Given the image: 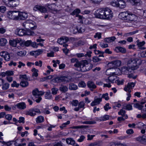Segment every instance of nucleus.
I'll return each mask as SVG.
<instances>
[{
	"label": "nucleus",
	"mask_w": 146,
	"mask_h": 146,
	"mask_svg": "<svg viewBox=\"0 0 146 146\" xmlns=\"http://www.w3.org/2000/svg\"><path fill=\"white\" fill-rule=\"evenodd\" d=\"M66 142L67 144L72 145H74L75 143L74 141L72 138L67 139L66 140Z\"/></svg>",
	"instance_id": "nucleus-41"
},
{
	"label": "nucleus",
	"mask_w": 146,
	"mask_h": 146,
	"mask_svg": "<svg viewBox=\"0 0 146 146\" xmlns=\"http://www.w3.org/2000/svg\"><path fill=\"white\" fill-rule=\"evenodd\" d=\"M6 143L7 146H16L17 145V142L15 141H10Z\"/></svg>",
	"instance_id": "nucleus-43"
},
{
	"label": "nucleus",
	"mask_w": 146,
	"mask_h": 146,
	"mask_svg": "<svg viewBox=\"0 0 146 146\" xmlns=\"http://www.w3.org/2000/svg\"><path fill=\"white\" fill-rule=\"evenodd\" d=\"M32 71L33 72L32 74L33 76H35L37 77L38 76V70L36 69L35 68H33L32 70Z\"/></svg>",
	"instance_id": "nucleus-42"
},
{
	"label": "nucleus",
	"mask_w": 146,
	"mask_h": 146,
	"mask_svg": "<svg viewBox=\"0 0 146 146\" xmlns=\"http://www.w3.org/2000/svg\"><path fill=\"white\" fill-rule=\"evenodd\" d=\"M104 19H110L113 16L111 11L108 8H104Z\"/></svg>",
	"instance_id": "nucleus-7"
},
{
	"label": "nucleus",
	"mask_w": 146,
	"mask_h": 146,
	"mask_svg": "<svg viewBox=\"0 0 146 146\" xmlns=\"http://www.w3.org/2000/svg\"><path fill=\"white\" fill-rule=\"evenodd\" d=\"M36 28V24L35 22L32 21V22H31V23L30 25L29 29H31L32 30L35 29Z\"/></svg>",
	"instance_id": "nucleus-47"
},
{
	"label": "nucleus",
	"mask_w": 146,
	"mask_h": 146,
	"mask_svg": "<svg viewBox=\"0 0 146 146\" xmlns=\"http://www.w3.org/2000/svg\"><path fill=\"white\" fill-rule=\"evenodd\" d=\"M115 50L117 52H120L123 53H125L126 52V50L125 48L120 46L116 47Z\"/></svg>",
	"instance_id": "nucleus-24"
},
{
	"label": "nucleus",
	"mask_w": 146,
	"mask_h": 146,
	"mask_svg": "<svg viewBox=\"0 0 146 146\" xmlns=\"http://www.w3.org/2000/svg\"><path fill=\"white\" fill-rule=\"evenodd\" d=\"M16 106L19 109L23 110L26 108V104L24 102L19 103L17 104Z\"/></svg>",
	"instance_id": "nucleus-18"
},
{
	"label": "nucleus",
	"mask_w": 146,
	"mask_h": 146,
	"mask_svg": "<svg viewBox=\"0 0 146 146\" xmlns=\"http://www.w3.org/2000/svg\"><path fill=\"white\" fill-rule=\"evenodd\" d=\"M108 94L107 93L105 94H99L98 96L99 97L102 98H102H104L106 100H108L109 99V98L108 96Z\"/></svg>",
	"instance_id": "nucleus-32"
},
{
	"label": "nucleus",
	"mask_w": 146,
	"mask_h": 146,
	"mask_svg": "<svg viewBox=\"0 0 146 146\" xmlns=\"http://www.w3.org/2000/svg\"><path fill=\"white\" fill-rule=\"evenodd\" d=\"M93 66L92 64L88 63L86 60L82 61L80 63H78L75 65V66L77 67V70L82 72L89 70L92 68Z\"/></svg>",
	"instance_id": "nucleus-1"
},
{
	"label": "nucleus",
	"mask_w": 146,
	"mask_h": 146,
	"mask_svg": "<svg viewBox=\"0 0 146 146\" xmlns=\"http://www.w3.org/2000/svg\"><path fill=\"white\" fill-rule=\"evenodd\" d=\"M94 15L97 18L104 19V8L97 10L95 12Z\"/></svg>",
	"instance_id": "nucleus-6"
},
{
	"label": "nucleus",
	"mask_w": 146,
	"mask_h": 146,
	"mask_svg": "<svg viewBox=\"0 0 146 146\" xmlns=\"http://www.w3.org/2000/svg\"><path fill=\"white\" fill-rule=\"evenodd\" d=\"M70 121H68L62 124L60 126V129H62L64 128L66 126L70 123Z\"/></svg>",
	"instance_id": "nucleus-52"
},
{
	"label": "nucleus",
	"mask_w": 146,
	"mask_h": 146,
	"mask_svg": "<svg viewBox=\"0 0 146 146\" xmlns=\"http://www.w3.org/2000/svg\"><path fill=\"white\" fill-rule=\"evenodd\" d=\"M19 78L21 80H28L26 74L21 75L19 76Z\"/></svg>",
	"instance_id": "nucleus-61"
},
{
	"label": "nucleus",
	"mask_w": 146,
	"mask_h": 146,
	"mask_svg": "<svg viewBox=\"0 0 146 146\" xmlns=\"http://www.w3.org/2000/svg\"><path fill=\"white\" fill-rule=\"evenodd\" d=\"M68 88L70 90H75L78 89V86L76 85L73 83H70L69 84Z\"/></svg>",
	"instance_id": "nucleus-31"
},
{
	"label": "nucleus",
	"mask_w": 146,
	"mask_h": 146,
	"mask_svg": "<svg viewBox=\"0 0 146 146\" xmlns=\"http://www.w3.org/2000/svg\"><path fill=\"white\" fill-rule=\"evenodd\" d=\"M18 16L19 11H9L7 15L9 18L15 20H17Z\"/></svg>",
	"instance_id": "nucleus-5"
},
{
	"label": "nucleus",
	"mask_w": 146,
	"mask_h": 146,
	"mask_svg": "<svg viewBox=\"0 0 146 146\" xmlns=\"http://www.w3.org/2000/svg\"><path fill=\"white\" fill-rule=\"evenodd\" d=\"M9 84L5 80L2 85V89L3 90H7L9 88Z\"/></svg>",
	"instance_id": "nucleus-27"
},
{
	"label": "nucleus",
	"mask_w": 146,
	"mask_h": 146,
	"mask_svg": "<svg viewBox=\"0 0 146 146\" xmlns=\"http://www.w3.org/2000/svg\"><path fill=\"white\" fill-rule=\"evenodd\" d=\"M9 43L11 46L13 47H15L17 45L15 40H9Z\"/></svg>",
	"instance_id": "nucleus-56"
},
{
	"label": "nucleus",
	"mask_w": 146,
	"mask_h": 146,
	"mask_svg": "<svg viewBox=\"0 0 146 146\" xmlns=\"http://www.w3.org/2000/svg\"><path fill=\"white\" fill-rule=\"evenodd\" d=\"M16 34L19 36H22L24 35L33 36L35 35L34 32L30 30H28L27 31L22 29H17Z\"/></svg>",
	"instance_id": "nucleus-4"
},
{
	"label": "nucleus",
	"mask_w": 146,
	"mask_h": 146,
	"mask_svg": "<svg viewBox=\"0 0 146 146\" xmlns=\"http://www.w3.org/2000/svg\"><path fill=\"white\" fill-rule=\"evenodd\" d=\"M78 107L80 109L81 108H83L84 109V107L85 106V104L84 102L83 101H81L79 103L78 102Z\"/></svg>",
	"instance_id": "nucleus-55"
},
{
	"label": "nucleus",
	"mask_w": 146,
	"mask_h": 146,
	"mask_svg": "<svg viewBox=\"0 0 146 146\" xmlns=\"http://www.w3.org/2000/svg\"><path fill=\"white\" fill-rule=\"evenodd\" d=\"M7 42V41L5 38H2L0 39V45L1 46H5Z\"/></svg>",
	"instance_id": "nucleus-39"
},
{
	"label": "nucleus",
	"mask_w": 146,
	"mask_h": 146,
	"mask_svg": "<svg viewBox=\"0 0 146 146\" xmlns=\"http://www.w3.org/2000/svg\"><path fill=\"white\" fill-rule=\"evenodd\" d=\"M118 0H113L111 2L110 4L113 6L118 7Z\"/></svg>",
	"instance_id": "nucleus-44"
},
{
	"label": "nucleus",
	"mask_w": 146,
	"mask_h": 146,
	"mask_svg": "<svg viewBox=\"0 0 146 146\" xmlns=\"http://www.w3.org/2000/svg\"><path fill=\"white\" fill-rule=\"evenodd\" d=\"M102 101V98L99 97L97 98L96 97H95L94 101L91 103V105L93 106L100 104V102Z\"/></svg>",
	"instance_id": "nucleus-13"
},
{
	"label": "nucleus",
	"mask_w": 146,
	"mask_h": 146,
	"mask_svg": "<svg viewBox=\"0 0 146 146\" xmlns=\"http://www.w3.org/2000/svg\"><path fill=\"white\" fill-rule=\"evenodd\" d=\"M19 86V84H18L16 82L14 81L13 82V83L11 84V86L12 87L18 88Z\"/></svg>",
	"instance_id": "nucleus-58"
},
{
	"label": "nucleus",
	"mask_w": 146,
	"mask_h": 146,
	"mask_svg": "<svg viewBox=\"0 0 146 146\" xmlns=\"http://www.w3.org/2000/svg\"><path fill=\"white\" fill-rule=\"evenodd\" d=\"M130 3L135 6L139 5L140 4L141 0H129Z\"/></svg>",
	"instance_id": "nucleus-28"
},
{
	"label": "nucleus",
	"mask_w": 146,
	"mask_h": 146,
	"mask_svg": "<svg viewBox=\"0 0 146 146\" xmlns=\"http://www.w3.org/2000/svg\"><path fill=\"white\" fill-rule=\"evenodd\" d=\"M105 81L107 83L104 84V87H107L108 88L111 87V86L110 84L111 82L109 78H108L105 79Z\"/></svg>",
	"instance_id": "nucleus-38"
},
{
	"label": "nucleus",
	"mask_w": 146,
	"mask_h": 146,
	"mask_svg": "<svg viewBox=\"0 0 146 146\" xmlns=\"http://www.w3.org/2000/svg\"><path fill=\"white\" fill-rule=\"evenodd\" d=\"M20 84L22 87H26L29 85V83L26 80H23L21 81Z\"/></svg>",
	"instance_id": "nucleus-36"
},
{
	"label": "nucleus",
	"mask_w": 146,
	"mask_h": 146,
	"mask_svg": "<svg viewBox=\"0 0 146 146\" xmlns=\"http://www.w3.org/2000/svg\"><path fill=\"white\" fill-rule=\"evenodd\" d=\"M59 90L60 91L64 92L68 91V88L66 86H62L60 88Z\"/></svg>",
	"instance_id": "nucleus-46"
},
{
	"label": "nucleus",
	"mask_w": 146,
	"mask_h": 146,
	"mask_svg": "<svg viewBox=\"0 0 146 146\" xmlns=\"http://www.w3.org/2000/svg\"><path fill=\"white\" fill-rule=\"evenodd\" d=\"M74 31L73 33H76L77 32H78L79 33H81L85 31V27H81L80 26H78L76 27L73 30Z\"/></svg>",
	"instance_id": "nucleus-15"
},
{
	"label": "nucleus",
	"mask_w": 146,
	"mask_h": 146,
	"mask_svg": "<svg viewBox=\"0 0 146 146\" xmlns=\"http://www.w3.org/2000/svg\"><path fill=\"white\" fill-rule=\"evenodd\" d=\"M44 93V92L39 91L38 89L36 88L33 91V97H32V98L36 102L39 103L42 100L40 96L43 95Z\"/></svg>",
	"instance_id": "nucleus-3"
},
{
	"label": "nucleus",
	"mask_w": 146,
	"mask_h": 146,
	"mask_svg": "<svg viewBox=\"0 0 146 146\" xmlns=\"http://www.w3.org/2000/svg\"><path fill=\"white\" fill-rule=\"evenodd\" d=\"M146 102V101L144 100V101H141L139 103H137L134 104V107L136 108H138L139 110H141L142 108L144 107V106L143 105Z\"/></svg>",
	"instance_id": "nucleus-17"
},
{
	"label": "nucleus",
	"mask_w": 146,
	"mask_h": 146,
	"mask_svg": "<svg viewBox=\"0 0 146 146\" xmlns=\"http://www.w3.org/2000/svg\"><path fill=\"white\" fill-rule=\"evenodd\" d=\"M112 64L113 67L114 68H116L121 65V62L120 60H116L112 61Z\"/></svg>",
	"instance_id": "nucleus-23"
},
{
	"label": "nucleus",
	"mask_w": 146,
	"mask_h": 146,
	"mask_svg": "<svg viewBox=\"0 0 146 146\" xmlns=\"http://www.w3.org/2000/svg\"><path fill=\"white\" fill-rule=\"evenodd\" d=\"M110 76L108 78H109L111 83H114V81L117 78V76L114 75H116L115 72H111L110 74Z\"/></svg>",
	"instance_id": "nucleus-20"
},
{
	"label": "nucleus",
	"mask_w": 146,
	"mask_h": 146,
	"mask_svg": "<svg viewBox=\"0 0 146 146\" xmlns=\"http://www.w3.org/2000/svg\"><path fill=\"white\" fill-rule=\"evenodd\" d=\"M70 103L72 106L76 107L77 106L78 104V102L77 100H73L70 102Z\"/></svg>",
	"instance_id": "nucleus-53"
},
{
	"label": "nucleus",
	"mask_w": 146,
	"mask_h": 146,
	"mask_svg": "<svg viewBox=\"0 0 146 146\" xmlns=\"http://www.w3.org/2000/svg\"><path fill=\"white\" fill-rule=\"evenodd\" d=\"M33 10L35 11L38 10L41 12L43 13H45L47 11L45 7L38 5H35L33 8Z\"/></svg>",
	"instance_id": "nucleus-10"
},
{
	"label": "nucleus",
	"mask_w": 146,
	"mask_h": 146,
	"mask_svg": "<svg viewBox=\"0 0 146 146\" xmlns=\"http://www.w3.org/2000/svg\"><path fill=\"white\" fill-rule=\"evenodd\" d=\"M45 97L47 99L50 100L52 99V96L50 90H48L46 92Z\"/></svg>",
	"instance_id": "nucleus-35"
},
{
	"label": "nucleus",
	"mask_w": 146,
	"mask_h": 146,
	"mask_svg": "<svg viewBox=\"0 0 146 146\" xmlns=\"http://www.w3.org/2000/svg\"><path fill=\"white\" fill-rule=\"evenodd\" d=\"M80 11L79 9H76L74 10L71 13V15H76V16L78 15V14L80 13Z\"/></svg>",
	"instance_id": "nucleus-49"
},
{
	"label": "nucleus",
	"mask_w": 146,
	"mask_h": 146,
	"mask_svg": "<svg viewBox=\"0 0 146 146\" xmlns=\"http://www.w3.org/2000/svg\"><path fill=\"white\" fill-rule=\"evenodd\" d=\"M32 22V21L31 20H27L26 21L23 23V26L24 27L27 29L29 30L30 25Z\"/></svg>",
	"instance_id": "nucleus-19"
},
{
	"label": "nucleus",
	"mask_w": 146,
	"mask_h": 146,
	"mask_svg": "<svg viewBox=\"0 0 146 146\" xmlns=\"http://www.w3.org/2000/svg\"><path fill=\"white\" fill-rule=\"evenodd\" d=\"M36 113L40 114L41 112L40 110L36 108H32L26 111V114L31 116H34L36 114Z\"/></svg>",
	"instance_id": "nucleus-8"
},
{
	"label": "nucleus",
	"mask_w": 146,
	"mask_h": 146,
	"mask_svg": "<svg viewBox=\"0 0 146 146\" xmlns=\"http://www.w3.org/2000/svg\"><path fill=\"white\" fill-rule=\"evenodd\" d=\"M65 83H67L71 81L72 78L70 76H65Z\"/></svg>",
	"instance_id": "nucleus-63"
},
{
	"label": "nucleus",
	"mask_w": 146,
	"mask_h": 146,
	"mask_svg": "<svg viewBox=\"0 0 146 146\" xmlns=\"http://www.w3.org/2000/svg\"><path fill=\"white\" fill-rule=\"evenodd\" d=\"M28 17L27 13L24 12H20L19 11V16L18 17V20H24L26 19Z\"/></svg>",
	"instance_id": "nucleus-12"
},
{
	"label": "nucleus",
	"mask_w": 146,
	"mask_h": 146,
	"mask_svg": "<svg viewBox=\"0 0 146 146\" xmlns=\"http://www.w3.org/2000/svg\"><path fill=\"white\" fill-rule=\"evenodd\" d=\"M100 46L103 48H105L108 47V44L106 43H104L100 42Z\"/></svg>",
	"instance_id": "nucleus-62"
},
{
	"label": "nucleus",
	"mask_w": 146,
	"mask_h": 146,
	"mask_svg": "<svg viewBox=\"0 0 146 146\" xmlns=\"http://www.w3.org/2000/svg\"><path fill=\"white\" fill-rule=\"evenodd\" d=\"M137 17L134 14L130 13L128 12V15L127 16L126 20L132 21L135 20Z\"/></svg>",
	"instance_id": "nucleus-16"
},
{
	"label": "nucleus",
	"mask_w": 146,
	"mask_h": 146,
	"mask_svg": "<svg viewBox=\"0 0 146 146\" xmlns=\"http://www.w3.org/2000/svg\"><path fill=\"white\" fill-rule=\"evenodd\" d=\"M56 5L54 4H47L45 5V7L48 8V9L50 10H54Z\"/></svg>",
	"instance_id": "nucleus-33"
},
{
	"label": "nucleus",
	"mask_w": 146,
	"mask_h": 146,
	"mask_svg": "<svg viewBox=\"0 0 146 146\" xmlns=\"http://www.w3.org/2000/svg\"><path fill=\"white\" fill-rule=\"evenodd\" d=\"M7 5L10 7H13L18 5L20 3L19 0H8Z\"/></svg>",
	"instance_id": "nucleus-9"
},
{
	"label": "nucleus",
	"mask_w": 146,
	"mask_h": 146,
	"mask_svg": "<svg viewBox=\"0 0 146 146\" xmlns=\"http://www.w3.org/2000/svg\"><path fill=\"white\" fill-rule=\"evenodd\" d=\"M135 85V83L133 82L129 83L127 86L124 88V90L127 92H131V89L134 87Z\"/></svg>",
	"instance_id": "nucleus-11"
},
{
	"label": "nucleus",
	"mask_w": 146,
	"mask_h": 146,
	"mask_svg": "<svg viewBox=\"0 0 146 146\" xmlns=\"http://www.w3.org/2000/svg\"><path fill=\"white\" fill-rule=\"evenodd\" d=\"M44 119L43 116L40 115L38 116L36 119V121L37 123H40L44 121Z\"/></svg>",
	"instance_id": "nucleus-34"
},
{
	"label": "nucleus",
	"mask_w": 146,
	"mask_h": 146,
	"mask_svg": "<svg viewBox=\"0 0 146 146\" xmlns=\"http://www.w3.org/2000/svg\"><path fill=\"white\" fill-rule=\"evenodd\" d=\"M4 58V59L6 61H9L10 59V56L9 53L7 52H6V54H5Z\"/></svg>",
	"instance_id": "nucleus-54"
},
{
	"label": "nucleus",
	"mask_w": 146,
	"mask_h": 146,
	"mask_svg": "<svg viewBox=\"0 0 146 146\" xmlns=\"http://www.w3.org/2000/svg\"><path fill=\"white\" fill-rule=\"evenodd\" d=\"M137 45L139 47H141L143 46L145 43V42L144 41L139 42V40H137Z\"/></svg>",
	"instance_id": "nucleus-57"
},
{
	"label": "nucleus",
	"mask_w": 146,
	"mask_h": 146,
	"mask_svg": "<svg viewBox=\"0 0 146 146\" xmlns=\"http://www.w3.org/2000/svg\"><path fill=\"white\" fill-rule=\"evenodd\" d=\"M52 81L54 83H60V77H57L54 78L52 80Z\"/></svg>",
	"instance_id": "nucleus-51"
},
{
	"label": "nucleus",
	"mask_w": 146,
	"mask_h": 146,
	"mask_svg": "<svg viewBox=\"0 0 146 146\" xmlns=\"http://www.w3.org/2000/svg\"><path fill=\"white\" fill-rule=\"evenodd\" d=\"M92 52L91 51L87 52L86 54L84 55L83 53H78L76 54V55L77 57L79 58H81L84 56H85L86 57L88 56L89 57H91V54Z\"/></svg>",
	"instance_id": "nucleus-22"
},
{
	"label": "nucleus",
	"mask_w": 146,
	"mask_h": 146,
	"mask_svg": "<svg viewBox=\"0 0 146 146\" xmlns=\"http://www.w3.org/2000/svg\"><path fill=\"white\" fill-rule=\"evenodd\" d=\"M115 39L116 38L115 37L113 36L111 37L106 38L104 40V41L106 42L110 43L114 41Z\"/></svg>",
	"instance_id": "nucleus-30"
},
{
	"label": "nucleus",
	"mask_w": 146,
	"mask_h": 146,
	"mask_svg": "<svg viewBox=\"0 0 146 146\" xmlns=\"http://www.w3.org/2000/svg\"><path fill=\"white\" fill-rule=\"evenodd\" d=\"M128 12H124L120 13L119 15V17L122 20H126Z\"/></svg>",
	"instance_id": "nucleus-21"
},
{
	"label": "nucleus",
	"mask_w": 146,
	"mask_h": 146,
	"mask_svg": "<svg viewBox=\"0 0 146 146\" xmlns=\"http://www.w3.org/2000/svg\"><path fill=\"white\" fill-rule=\"evenodd\" d=\"M128 62V66L133 70L138 68L139 65L141 64V61L137 58H132Z\"/></svg>",
	"instance_id": "nucleus-2"
},
{
	"label": "nucleus",
	"mask_w": 146,
	"mask_h": 146,
	"mask_svg": "<svg viewBox=\"0 0 146 146\" xmlns=\"http://www.w3.org/2000/svg\"><path fill=\"white\" fill-rule=\"evenodd\" d=\"M101 59L99 58L97 56H94L93 57L92 61L94 62H96L100 61Z\"/></svg>",
	"instance_id": "nucleus-59"
},
{
	"label": "nucleus",
	"mask_w": 146,
	"mask_h": 146,
	"mask_svg": "<svg viewBox=\"0 0 146 146\" xmlns=\"http://www.w3.org/2000/svg\"><path fill=\"white\" fill-rule=\"evenodd\" d=\"M26 54V52L25 51H21L17 52V55L20 56H25Z\"/></svg>",
	"instance_id": "nucleus-48"
},
{
	"label": "nucleus",
	"mask_w": 146,
	"mask_h": 146,
	"mask_svg": "<svg viewBox=\"0 0 146 146\" xmlns=\"http://www.w3.org/2000/svg\"><path fill=\"white\" fill-rule=\"evenodd\" d=\"M88 146H101L99 144L98 142H94L91 143Z\"/></svg>",
	"instance_id": "nucleus-64"
},
{
	"label": "nucleus",
	"mask_w": 146,
	"mask_h": 146,
	"mask_svg": "<svg viewBox=\"0 0 146 146\" xmlns=\"http://www.w3.org/2000/svg\"><path fill=\"white\" fill-rule=\"evenodd\" d=\"M69 40V39L68 37L63 36L58 39L57 40V42L60 44H62L67 42Z\"/></svg>",
	"instance_id": "nucleus-14"
},
{
	"label": "nucleus",
	"mask_w": 146,
	"mask_h": 146,
	"mask_svg": "<svg viewBox=\"0 0 146 146\" xmlns=\"http://www.w3.org/2000/svg\"><path fill=\"white\" fill-rule=\"evenodd\" d=\"M102 33H97L94 36L95 38H97L98 39H100L101 38Z\"/></svg>",
	"instance_id": "nucleus-60"
},
{
	"label": "nucleus",
	"mask_w": 146,
	"mask_h": 146,
	"mask_svg": "<svg viewBox=\"0 0 146 146\" xmlns=\"http://www.w3.org/2000/svg\"><path fill=\"white\" fill-rule=\"evenodd\" d=\"M47 68L48 70L46 71V73H44V74L45 75H49L51 72H53L54 71L53 69L51 68V67L50 66H47Z\"/></svg>",
	"instance_id": "nucleus-45"
},
{
	"label": "nucleus",
	"mask_w": 146,
	"mask_h": 146,
	"mask_svg": "<svg viewBox=\"0 0 146 146\" xmlns=\"http://www.w3.org/2000/svg\"><path fill=\"white\" fill-rule=\"evenodd\" d=\"M137 140L142 143L146 144V136L143 135L142 137H139L137 138Z\"/></svg>",
	"instance_id": "nucleus-25"
},
{
	"label": "nucleus",
	"mask_w": 146,
	"mask_h": 146,
	"mask_svg": "<svg viewBox=\"0 0 146 146\" xmlns=\"http://www.w3.org/2000/svg\"><path fill=\"white\" fill-rule=\"evenodd\" d=\"M42 50H38L31 52V54L34 56L36 57V56H38L41 54L42 53Z\"/></svg>",
	"instance_id": "nucleus-29"
},
{
	"label": "nucleus",
	"mask_w": 146,
	"mask_h": 146,
	"mask_svg": "<svg viewBox=\"0 0 146 146\" xmlns=\"http://www.w3.org/2000/svg\"><path fill=\"white\" fill-rule=\"evenodd\" d=\"M87 85L88 88H96V86L94 83L92 81H89L88 82Z\"/></svg>",
	"instance_id": "nucleus-37"
},
{
	"label": "nucleus",
	"mask_w": 146,
	"mask_h": 146,
	"mask_svg": "<svg viewBox=\"0 0 146 146\" xmlns=\"http://www.w3.org/2000/svg\"><path fill=\"white\" fill-rule=\"evenodd\" d=\"M118 7L121 9H123L126 7L125 2L123 0H118Z\"/></svg>",
	"instance_id": "nucleus-26"
},
{
	"label": "nucleus",
	"mask_w": 146,
	"mask_h": 146,
	"mask_svg": "<svg viewBox=\"0 0 146 146\" xmlns=\"http://www.w3.org/2000/svg\"><path fill=\"white\" fill-rule=\"evenodd\" d=\"M109 119V116L107 115H105L100 117L99 119L100 121H103L108 120Z\"/></svg>",
	"instance_id": "nucleus-40"
},
{
	"label": "nucleus",
	"mask_w": 146,
	"mask_h": 146,
	"mask_svg": "<svg viewBox=\"0 0 146 146\" xmlns=\"http://www.w3.org/2000/svg\"><path fill=\"white\" fill-rule=\"evenodd\" d=\"M82 123L84 124H92L96 123V122L95 121H86L84 122H82Z\"/></svg>",
	"instance_id": "nucleus-50"
}]
</instances>
